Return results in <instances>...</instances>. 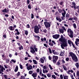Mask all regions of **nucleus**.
<instances>
[{
    "label": "nucleus",
    "mask_w": 79,
    "mask_h": 79,
    "mask_svg": "<svg viewBox=\"0 0 79 79\" xmlns=\"http://www.w3.org/2000/svg\"><path fill=\"white\" fill-rule=\"evenodd\" d=\"M40 75L41 76H42V77H44V74L43 73H41V74H40Z\"/></svg>",
    "instance_id": "nucleus-57"
},
{
    "label": "nucleus",
    "mask_w": 79,
    "mask_h": 79,
    "mask_svg": "<svg viewBox=\"0 0 79 79\" xmlns=\"http://www.w3.org/2000/svg\"><path fill=\"white\" fill-rule=\"evenodd\" d=\"M40 61L42 63H44V60L43 58H41L40 59Z\"/></svg>",
    "instance_id": "nucleus-24"
},
{
    "label": "nucleus",
    "mask_w": 79,
    "mask_h": 79,
    "mask_svg": "<svg viewBox=\"0 0 79 79\" xmlns=\"http://www.w3.org/2000/svg\"><path fill=\"white\" fill-rule=\"evenodd\" d=\"M34 14H31V19H33V18H34Z\"/></svg>",
    "instance_id": "nucleus-48"
},
{
    "label": "nucleus",
    "mask_w": 79,
    "mask_h": 79,
    "mask_svg": "<svg viewBox=\"0 0 79 79\" xmlns=\"http://www.w3.org/2000/svg\"><path fill=\"white\" fill-rule=\"evenodd\" d=\"M60 62L59 61H58L57 63V65H60Z\"/></svg>",
    "instance_id": "nucleus-60"
},
{
    "label": "nucleus",
    "mask_w": 79,
    "mask_h": 79,
    "mask_svg": "<svg viewBox=\"0 0 79 79\" xmlns=\"http://www.w3.org/2000/svg\"><path fill=\"white\" fill-rule=\"evenodd\" d=\"M44 24L46 28H48L50 27V23H49V22H44Z\"/></svg>",
    "instance_id": "nucleus-7"
},
{
    "label": "nucleus",
    "mask_w": 79,
    "mask_h": 79,
    "mask_svg": "<svg viewBox=\"0 0 79 79\" xmlns=\"http://www.w3.org/2000/svg\"><path fill=\"white\" fill-rule=\"evenodd\" d=\"M34 49H35V52H37V51H38V49H37V48H34Z\"/></svg>",
    "instance_id": "nucleus-54"
},
{
    "label": "nucleus",
    "mask_w": 79,
    "mask_h": 79,
    "mask_svg": "<svg viewBox=\"0 0 79 79\" xmlns=\"http://www.w3.org/2000/svg\"><path fill=\"white\" fill-rule=\"evenodd\" d=\"M4 77L5 78V79H6L7 78L8 76H7V75H4Z\"/></svg>",
    "instance_id": "nucleus-64"
},
{
    "label": "nucleus",
    "mask_w": 79,
    "mask_h": 79,
    "mask_svg": "<svg viewBox=\"0 0 79 79\" xmlns=\"http://www.w3.org/2000/svg\"><path fill=\"white\" fill-rule=\"evenodd\" d=\"M20 79H24V76H22L20 77Z\"/></svg>",
    "instance_id": "nucleus-58"
},
{
    "label": "nucleus",
    "mask_w": 79,
    "mask_h": 79,
    "mask_svg": "<svg viewBox=\"0 0 79 79\" xmlns=\"http://www.w3.org/2000/svg\"><path fill=\"white\" fill-rule=\"evenodd\" d=\"M18 70V66H17L15 70V72H17Z\"/></svg>",
    "instance_id": "nucleus-30"
},
{
    "label": "nucleus",
    "mask_w": 79,
    "mask_h": 79,
    "mask_svg": "<svg viewBox=\"0 0 79 79\" xmlns=\"http://www.w3.org/2000/svg\"><path fill=\"white\" fill-rule=\"evenodd\" d=\"M64 79H68V76H65L64 77Z\"/></svg>",
    "instance_id": "nucleus-37"
},
{
    "label": "nucleus",
    "mask_w": 79,
    "mask_h": 79,
    "mask_svg": "<svg viewBox=\"0 0 79 79\" xmlns=\"http://www.w3.org/2000/svg\"><path fill=\"white\" fill-rule=\"evenodd\" d=\"M69 56H71L73 60L75 62H77V61H78L77 57L74 53L72 52H70L69 53Z\"/></svg>",
    "instance_id": "nucleus-2"
},
{
    "label": "nucleus",
    "mask_w": 79,
    "mask_h": 79,
    "mask_svg": "<svg viewBox=\"0 0 79 79\" xmlns=\"http://www.w3.org/2000/svg\"><path fill=\"white\" fill-rule=\"evenodd\" d=\"M60 56H64V53L63 52H61L60 53Z\"/></svg>",
    "instance_id": "nucleus-32"
},
{
    "label": "nucleus",
    "mask_w": 79,
    "mask_h": 79,
    "mask_svg": "<svg viewBox=\"0 0 79 79\" xmlns=\"http://www.w3.org/2000/svg\"><path fill=\"white\" fill-rule=\"evenodd\" d=\"M24 31L25 32V34L26 35H28V33H29L28 31H26V30H24Z\"/></svg>",
    "instance_id": "nucleus-26"
},
{
    "label": "nucleus",
    "mask_w": 79,
    "mask_h": 79,
    "mask_svg": "<svg viewBox=\"0 0 79 79\" xmlns=\"http://www.w3.org/2000/svg\"><path fill=\"white\" fill-rule=\"evenodd\" d=\"M43 68L44 69H47L48 68L47 67V65L44 66L43 67Z\"/></svg>",
    "instance_id": "nucleus-31"
},
{
    "label": "nucleus",
    "mask_w": 79,
    "mask_h": 79,
    "mask_svg": "<svg viewBox=\"0 0 79 79\" xmlns=\"http://www.w3.org/2000/svg\"><path fill=\"white\" fill-rule=\"evenodd\" d=\"M49 45H51V46H53V44L51 43H49Z\"/></svg>",
    "instance_id": "nucleus-51"
},
{
    "label": "nucleus",
    "mask_w": 79,
    "mask_h": 79,
    "mask_svg": "<svg viewBox=\"0 0 79 79\" xmlns=\"http://www.w3.org/2000/svg\"><path fill=\"white\" fill-rule=\"evenodd\" d=\"M53 59V61L54 63H56V59Z\"/></svg>",
    "instance_id": "nucleus-42"
},
{
    "label": "nucleus",
    "mask_w": 79,
    "mask_h": 79,
    "mask_svg": "<svg viewBox=\"0 0 79 79\" xmlns=\"http://www.w3.org/2000/svg\"><path fill=\"white\" fill-rule=\"evenodd\" d=\"M33 61L35 64H37V61L35 60H33Z\"/></svg>",
    "instance_id": "nucleus-25"
},
{
    "label": "nucleus",
    "mask_w": 79,
    "mask_h": 79,
    "mask_svg": "<svg viewBox=\"0 0 79 79\" xmlns=\"http://www.w3.org/2000/svg\"><path fill=\"white\" fill-rule=\"evenodd\" d=\"M69 58L67 57L66 58L65 60L66 61H69Z\"/></svg>",
    "instance_id": "nucleus-52"
},
{
    "label": "nucleus",
    "mask_w": 79,
    "mask_h": 79,
    "mask_svg": "<svg viewBox=\"0 0 79 79\" xmlns=\"http://www.w3.org/2000/svg\"><path fill=\"white\" fill-rule=\"evenodd\" d=\"M52 78H53L54 79H56V76L55 75H52Z\"/></svg>",
    "instance_id": "nucleus-29"
},
{
    "label": "nucleus",
    "mask_w": 79,
    "mask_h": 79,
    "mask_svg": "<svg viewBox=\"0 0 79 79\" xmlns=\"http://www.w3.org/2000/svg\"><path fill=\"white\" fill-rule=\"evenodd\" d=\"M52 53H53V54H54V55H59V52H55V50H53L52 51Z\"/></svg>",
    "instance_id": "nucleus-14"
},
{
    "label": "nucleus",
    "mask_w": 79,
    "mask_h": 79,
    "mask_svg": "<svg viewBox=\"0 0 79 79\" xmlns=\"http://www.w3.org/2000/svg\"><path fill=\"white\" fill-rule=\"evenodd\" d=\"M59 40L60 42H62V43L61 44V47L63 49H64L65 47H67L68 46L67 40L64 39L63 37V35H61L60 38L59 39Z\"/></svg>",
    "instance_id": "nucleus-1"
},
{
    "label": "nucleus",
    "mask_w": 79,
    "mask_h": 79,
    "mask_svg": "<svg viewBox=\"0 0 79 79\" xmlns=\"http://www.w3.org/2000/svg\"><path fill=\"white\" fill-rule=\"evenodd\" d=\"M58 11L59 13H61V12H62V10H61V9H59Z\"/></svg>",
    "instance_id": "nucleus-41"
},
{
    "label": "nucleus",
    "mask_w": 79,
    "mask_h": 79,
    "mask_svg": "<svg viewBox=\"0 0 79 79\" xmlns=\"http://www.w3.org/2000/svg\"><path fill=\"white\" fill-rule=\"evenodd\" d=\"M67 32L71 38L73 37V31L71 30V29H68L67 30Z\"/></svg>",
    "instance_id": "nucleus-3"
},
{
    "label": "nucleus",
    "mask_w": 79,
    "mask_h": 79,
    "mask_svg": "<svg viewBox=\"0 0 79 79\" xmlns=\"http://www.w3.org/2000/svg\"><path fill=\"white\" fill-rule=\"evenodd\" d=\"M26 27H27V28H30V26H29V24H27V25Z\"/></svg>",
    "instance_id": "nucleus-49"
},
{
    "label": "nucleus",
    "mask_w": 79,
    "mask_h": 79,
    "mask_svg": "<svg viewBox=\"0 0 79 79\" xmlns=\"http://www.w3.org/2000/svg\"><path fill=\"white\" fill-rule=\"evenodd\" d=\"M33 73V71H30L29 72V74H32Z\"/></svg>",
    "instance_id": "nucleus-44"
},
{
    "label": "nucleus",
    "mask_w": 79,
    "mask_h": 79,
    "mask_svg": "<svg viewBox=\"0 0 79 79\" xmlns=\"http://www.w3.org/2000/svg\"><path fill=\"white\" fill-rule=\"evenodd\" d=\"M28 7L29 9H31V8H32V7H31V4H30L28 6Z\"/></svg>",
    "instance_id": "nucleus-35"
},
{
    "label": "nucleus",
    "mask_w": 79,
    "mask_h": 79,
    "mask_svg": "<svg viewBox=\"0 0 79 79\" xmlns=\"http://www.w3.org/2000/svg\"><path fill=\"white\" fill-rule=\"evenodd\" d=\"M47 76H48V77L50 78L51 77V76H52V74H51L48 73L47 74Z\"/></svg>",
    "instance_id": "nucleus-28"
},
{
    "label": "nucleus",
    "mask_w": 79,
    "mask_h": 79,
    "mask_svg": "<svg viewBox=\"0 0 79 79\" xmlns=\"http://www.w3.org/2000/svg\"><path fill=\"white\" fill-rule=\"evenodd\" d=\"M71 72L70 70H69L67 72V73L68 74H71V73H70Z\"/></svg>",
    "instance_id": "nucleus-40"
},
{
    "label": "nucleus",
    "mask_w": 79,
    "mask_h": 79,
    "mask_svg": "<svg viewBox=\"0 0 79 79\" xmlns=\"http://www.w3.org/2000/svg\"><path fill=\"white\" fill-rule=\"evenodd\" d=\"M72 5H73V8L75 9H77V7H78V6H76V3H74V2H72Z\"/></svg>",
    "instance_id": "nucleus-11"
},
{
    "label": "nucleus",
    "mask_w": 79,
    "mask_h": 79,
    "mask_svg": "<svg viewBox=\"0 0 79 79\" xmlns=\"http://www.w3.org/2000/svg\"><path fill=\"white\" fill-rule=\"evenodd\" d=\"M56 19L57 21H59V22H61V19L58 17H56Z\"/></svg>",
    "instance_id": "nucleus-21"
},
{
    "label": "nucleus",
    "mask_w": 79,
    "mask_h": 79,
    "mask_svg": "<svg viewBox=\"0 0 79 79\" xmlns=\"http://www.w3.org/2000/svg\"><path fill=\"white\" fill-rule=\"evenodd\" d=\"M19 66H20V68H21V69H23V65H21V64H19Z\"/></svg>",
    "instance_id": "nucleus-56"
},
{
    "label": "nucleus",
    "mask_w": 79,
    "mask_h": 79,
    "mask_svg": "<svg viewBox=\"0 0 79 79\" xmlns=\"http://www.w3.org/2000/svg\"><path fill=\"white\" fill-rule=\"evenodd\" d=\"M73 27L74 28V29H76L77 27L76 26V24L73 23Z\"/></svg>",
    "instance_id": "nucleus-34"
},
{
    "label": "nucleus",
    "mask_w": 79,
    "mask_h": 79,
    "mask_svg": "<svg viewBox=\"0 0 79 79\" xmlns=\"http://www.w3.org/2000/svg\"><path fill=\"white\" fill-rule=\"evenodd\" d=\"M22 49H23V46H21V47L19 48V50H21Z\"/></svg>",
    "instance_id": "nucleus-38"
},
{
    "label": "nucleus",
    "mask_w": 79,
    "mask_h": 79,
    "mask_svg": "<svg viewBox=\"0 0 79 79\" xmlns=\"http://www.w3.org/2000/svg\"><path fill=\"white\" fill-rule=\"evenodd\" d=\"M9 29L10 30V31H14V30H15V28L12 26L9 27Z\"/></svg>",
    "instance_id": "nucleus-16"
},
{
    "label": "nucleus",
    "mask_w": 79,
    "mask_h": 79,
    "mask_svg": "<svg viewBox=\"0 0 79 79\" xmlns=\"http://www.w3.org/2000/svg\"><path fill=\"white\" fill-rule=\"evenodd\" d=\"M60 79H63V75H60Z\"/></svg>",
    "instance_id": "nucleus-46"
},
{
    "label": "nucleus",
    "mask_w": 79,
    "mask_h": 79,
    "mask_svg": "<svg viewBox=\"0 0 79 79\" xmlns=\"http://www.w3.org/2000/svg\"><path fill=\"white\" fill-rule=\"evenodd\" d=\"M59 31L60 33L63 34V33H64V31H66V29H65V28L64 27H62V28H60Z\"/></svg>",
    "instance_id": "nucleus-5"
},
{
    "label": "nucleus",
    "mask_w": 79,
    "mask_h": 79,
    "mask_svg": "<svg viewBox=\"0 0 79 79\" xmlns=\"http://www.w3.org/2000/svg\"><path fill=\"white\" fill-rule=\"evenodd\" d=\"M11 61L13 62V63H16V61L15 60H11Z\"/></svg>",
    "instance_id": "nucleus-61"
},
{
    "label": "nucleus",
    "mask_w": 79,
    "mask_h": 79,
    "mask_svg": "<svg viewBox=\"0 0 79 79\" xmlns=\"http://www.w3.org/2000/svg\"><path fill=\"white\" fill-rule=\"evenodd\" d=\"M73 19H74V20H75V21H77V18L76 17H75L73 18Z\"/></svg>",
    "instance_id": "nucleus-45"
},
{
    "label": "nucleus",
    "mask_w": 79,
    "mask_h": 79,
    "mask_svg": "<svg viewBox=\"0 0 79 79\" xmlns=\"http://www.w3.org/2000/svg\"><path fill=\"white\" fill-rule=\"evenodd\" d=\"M52 58L53 59H55V60H58V56H53L52 57Z\"/></svg>",
    "instance_id": "nucleus-19"
},
{
    "label": "nucleus",
    "mask_w": 79,
    "mask_h": 79,
    "mask_svg": "<svg viewBox=\"0 0 79 79\" xmlns=\"http://www.w3.org/2000/svg\"><path fill=\"white\" fill-rule=\"evenodd\" d=\"M6 63H9V61H10V60H9V59H6Z\"/></svg>",
    "instance_id": "nucleus-53"
},
{
    "label": "nucleus",
    "mask_w": 79,
    "mask_h": 79,
    "mask_svg": "<svg viewBox=\"0 0 79 79\" xmlns=\"http://www.w3.org/2000/svg\"><path fill=\"white\" fill-rule=\"evenodd\" d=\"M42 69H40V72H39L40 74H41L42 73Z\"/></svg>",
    "instance_id": "nucleus-59"
},
{
    "label": "nucleus",
    "mask_w": 79,
    "mask_h": 79,
    "mask_svg": "<svg viewBox=\"0 0 79 79\" xmlns=\"http://www.w3.org/2000/svg\"><path fill=\"white\" fill-rule=\"evenodd\" d=\"M16 32L15 34V35H19L20 33L19 32V31H18V29H15V31Z\"/></svg>",
    "instance_id": "nucleus-15"
},
{
    "label": "nucleus",
    "mask_w": 79,
    "mask_h": 79,
    "mask_svg": "<svg viewBox=\"0 0 79 79\" xmlns=\"http://www.w3.org/2000/svg\"><path fill=\"white\" fill-rule=\"evenodd\" d=\"M27 5L29 4V3H30V1H29V0H27Z\"/></svg>",
    "instance_id": "nucleus-50"
},
{
    "label": "nucleus",
    "mask_w": 79,
    "mask_h": 79,
    "mask_svg": "<svg viewBox=\"0 0 79 79\" xmlns=\"http://www.w3.org/2000/svg\"><path fill=\"white\" fill-rule=\"evenodd\" d=\"M79 39L77 38L76 39V41L75 42V44L77 46H78V44H79Z\"/></svg>",
    "instance_id": "nucleus-13"
},
{
    "label": "nucleus",
    "mask_w": 79,
    "mask_h": 79,
    "mask_svg": "<svg viewBox=\"0 0 79 79\" xmlns=\"http://www.w3.org/2000/svg\"><path fill=\"white\" fill-rule=\"evenodd\" d=\"M60 35L59 34H56L52 35V37L55 39H58Z\"/></svg>",
    "instance_id": "nucleus-9"
},
{
    "label": "nucleus",
    "mask_w": 79,
    "mask_h": 79,
    "mask_svg": "<svg viewBox=\"0 0 79 79\" xmlns=\"http://www.w3.org/2000/svg\"><path fill=\"white\" fill-rule=\"evenodd\" d=\"M76 77H79V71H77L76 72Z\"/></svg>",
    "instance_id": "nucleus-23"
},
{
    "label": "nucleus",
    "mask_w": 79,
    "mask_h": 79,
    "mask_svg": "<svg viewBox=\"0 0 79 79\" xmlns=\"http://www.w3.org/2000/svg\"><path fill=\"white\" fill-rule=\"evenodd\" d=\"M16 75L18 77L19 76V75H20V73L19 72H18V73Z\"/></svg>",
    "instance_id": "nucleus-47"
},
{
    "label": "nucleus",
    "mask_w": 79,
    "mask_h": 79,
    "mask_svg": "<svg viewBox=\"0 0 79 79\" xmlns=\"http://www.w3.org/2000/svg\"><path fill=\"white\" fill-rule=\"evenodd\" d=\"M64 12L62 13V15L63 16L61 17L62 20H64V18H65V15H66V11L64 10H63Z\"/></svg>",
    "instance_id": "nucleus-4"
},
{
    "label": "nucleus",
    "mask_w": 79,
    "mask_h": 79,
    "mask_svg": "<svg viewBox=\"0 0 79 79\" xmlns=\"http://www.w3.org/2000/svg\"><path fill=\"white\" fill-rule=\"evenodd\" d=\"M34 36L35 38H36V39H37L38 40H39V39H40V37L39 36L34 35Z\"/></svg>",
    "instance_id": "nucleus-22"
},
{
    "label": "nucleus",
    "mask_w": 79,
    "mask_h": 79,
    "mask_svg": "<svg viewBox=\"0 0 79 79\" xmlns=\"http://www.w3.org/2000/svg\"><path fill=\"white\" fill-rule=\"evenodd\" d=\"M68 43L69 44L70 46H71V44H73V42L71 40H68Z\"/></svg>",
    "instance_id": "nucleus-18"
},
{
    "label": "nucleus",
    "mask_w": 79,
    "mask_h": 79,
    "mask_svg": "<svg viewBox=\"0 0 79 79\" xmlns=\"http://www.w3.org/2000/svg\"><path fill=\"white\" fill-rule=\"evenodd\" d=\"M2 12L3 13H8V10H7L6 9H5L2 10Z\"/></svg>",
    "instance_id": "nucleus-20"
},
{
    "label": "nucleus",
    "mask_w": 79,
    "mask_h": 79,
    "mask_svg": "<svg viewBox=\"0 0 79 79\" xmlns=\"http://www.w3.org/2000/svg\"><path fill=\"white\" fill-rule=\"evenodd\" d=\"M0 74H3V73H2V72H3V70H5V69L3 68V67L2 66H0Z\"/></svg>",
    "instance_id": "nucleus-8"
},
{
    "label": "nucleus",
    "mask_w": 79,
    "mask_h": 79,
    "mask_svg": "<svg viewBox=\"0 0 79 79\" xmlns=\"http://www.w3.org/2000/svg\"><path fill=\"white\" fill-rule=\"evenodd\" d=\"M27 70H31L32 69V66L31 65H30L29 66L27 67Z\"/></svg>",
    "instance_id": "nucleus-12"
},
{
    "label": "nucleus",
    "mask_w": 79,
    "mask_h": 79,
    "mask_svg": "<svg viewBox=\"0 0 79 79\" xmlns=\"http://www.w3.org/2000/svg\"><path fill=\"white\" fill-rule=\"evenodd\" d=\"M31 76H33V77H37V74L36 73H33L32 75Z\"/></svg>",
    "instance_id": "nucleus-17"
},
{
    "label": "nucleus",
    "mask_w": 79,
    "mask_h": 79,
    "mask_svg": "<svg viewBox=\"0 0 79 79\" xmlns=\"http://www.w3.org/2000/svg\"><path fill=\"white\" fill-rule=\"evenodd\" d=\"M31 47H32V48H36V45L33 44Z\"/></svg>",
    "instance_id": "nucleus-33"
},
{
    "label": "nucleus",
    "mask_w": 79,
    "mask_h": 79,
    "mask_svg": "<svg viewBox=\"0 0 79 79\" xmlns=\"http://www.w3.org/2000/svg\"><path fill=\"white\" fill-rule=\"evenodd\" d=\"M69 16V14H68V13H67L66 14V17H67V18H68Z\"/></svg>",
    "instance_id": "nucleus-55"
},
{
    "label": "nucleus",
    "mask_w": 79,
    "mask_h": 79,
    "mask_svg": "<svg viewBox=\"0 0 79 79\" xmlns=\"http://www.w3.org/2000/svg\"><path fill=\"white\" fill-rule=\"evenodd\" d=\"M54 73L56 75V76H60V75L58 74V73H57L55 72H54Z\"/></svg>",
    "instance_id": "nucleus-43"
},
{
    "label": "nucleus",
    "mask_w": 79,
    "mask_h": 79,
    "mask_svg": "<svg viewBox=\"0 0 79 79\" xmlns=\"http://www.w3.org/2000/svg\"><path fill=\"white\" fill-rule=\"evenodd\" d=\"M39 27L37 26H35L34 27V31L35 33H36V34L39 33Z\"/></svg>",
    "instance_id": "nucleus-6"
},
{
    "label": "nucleus",
    "mask_w": 79,
    "mask_h": 79,
    "mask_svg": "<svg viewBox=\"0 0 79 79\" xmlns=\"http://www.w3.org/2000/svg\"><path fill=\"white\" fill-rule=\"evenodd\" d=\"M63 68L64 69V70H65V71H66V70H67V69H67V68H66V66H63Z\"/></svg>",
    "instance_id": "nucleus-36"
},
{
    "label": "nucleus",
    "mask_w": 79,
    "mask_h": 79,
    "mask_svg": "<svg viewBox=\"0 0 79 79\" xmlns=\"http://www.w3.org/2000/svg\"><path fill=\"white\" fill-rule=\"evenodd\" d=\"M48 66H49V68H50V70H52V69H53V68H52V66H51L50 64H49Z\"/></svg>",
    "instance_id": "nucleus-39"
},
{
    "label": "nucleus",
    "mask_w": 79,
    "mask_h": 79,
    "mask_svg": "<svg viewBox=\"0 0 79 79\" xmlns=\"http://www.w3.org/2000/svg\"><path fill=\"white\" fill-rule=\"evenodd\" d=\"M75 65L76 66L77 68H79V63H76Z\"/></svg>",
    "instance_id": "nucleus-27"
},
{
    "label": "nucleus",
    "mask_w": 79,
    "mask_h": 79,
    "mask_svg": "<svg viewBox=\"0 0 79 79\" xmlns=\"http://www.w3.org/2000/svg\"><path fill=\"white\" fill-rule=\"evenodd\" d=\"M47 31L46 29H45L43 30V32H44L45 33H46V32H47Z\"/></svg>",
    "instance_id": "nucleus-62"
},
{
    "label": "nucleus",
    "mask_w": 79,
    "mask_h": 79,
    "mask_svg": "<svg viewBox=\"0 0 79 79\" xmlns=\"http://www.w3.org/2000/svg\"><path fill=\"white\" fill-rule=\"evenodd\" d=\"M30 52L33 54L35 53V51L34 49V48H32V47H30Z\"/></svg>",
    "instance_id": "nucleus-10"
},
{
    "label": "nucleus",
    "mask_w": 79,
    "mask_h": 79,
    "mask_svg": "<svg viewBox=\"0 0 79 79\" xmlns=\"http://www.w3.org/2000/svg\"><path fill=\"white\" fill-rule=\"evenodd\" d=\"M62 62L63 64H64L65 63V61H64V60H62Z\"/></svg>",
    "instance_id": "nucleus-63"
}]
</instances>
